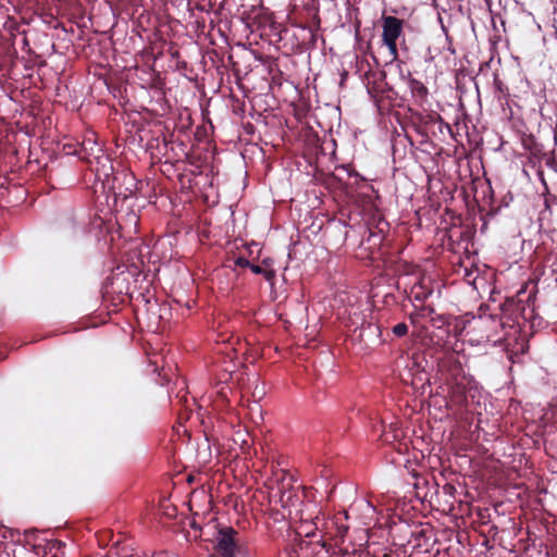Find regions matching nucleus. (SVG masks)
I'll return each mask as SVG.
<instances>
[{"mask_svg":"<svg viewBox=\"0 0 557 557\" xmlns=\"http://www.w3.org/2000/svg\"><path fill=\"white\" fill-rule=\"evenodd\" d=\"M384 238L385 236L383 230L374 232L372 228H369V235L362 239L361 248L369 250V257L372 260L380 259L382 257L381 247Z\"/></svg>","mask_w":557,"mask_h":557,"instance_id":"nucleus-6","label":"nucleus"},{"mask_svg":"<svg viewBox=\"0 0 557 557\" xmlns=\"http://www.w3.org/2000/svg\"><path fill=\"white\" fill-rule=\"evenodd\" d=\"M191 528H197V524L195 522L191 523Z\"/></svg>","mask_w":557,"mask_h":557,"instance_id":"nucleus-25","label":"nucleus"},{"mask_svg":"<svg viewBox=\"0 0 557 557\" xmlns=\"http://www.w3.org/2000/svg\"><path fill=\"white\" fill-rule=\"evenodd\" d=\"M214 548L222 557H244L247 554V542L244 536L232 527L219 528Z\"/></svg>","mask_w":557,"mask_h":557,"instance_id":"nucleus-3","label":"nucleus"},{"mask_svg":"<svg viewBox=\"0 0 557 557\" xmlns=\"http://www.w3.org/2000/svg\"><path fill=\"white\" fill-rule=\"evenodd\" d=\"M545 451L553 458L557 459V447L555 446V440H546L544 442Z\"/></svg>","mask_w":557,"mask_h":557,"instance_id":"nucleus-14","label":"nucleus"},{"mask_svg":"<svg viewBox=\"0 0 557 557\" xmlns=\"http://www.w3.org/2000/svg\"><path fill=\"white\" fill-rule=\"evenodd\" d=\"M480 323L483 326H487L490 329L488 333L486 334L487 341H498L499 338H495L497 335V329L504 327L505 323L502 319H498L495 315H481L479 319Z\"/></svg>","mask_w":557,"mask_h":557,"instance_id":"nucleus-10","label":"nucleus"},{"mask_svg":"<svg viewBox=\"0 0 557 557\" xmlns=\"http://www.w3.org/2000/svg\"><path fill=\"white\" fill-rule=\"evenodd\" d=\"M358 197H362L364 206L374 207V201L379 196L372 185L368 184L367 182H363L362 185L360 186Z\"/></svg>","mask_w":557,"mask_h":557,"instance_id":"nucleus-12","label":"nucleus"},{"mask_svg":"<svg viewBox=\"0 0 557 557\" xmlns=\"http://www.w3.org/2000/svg\"><path fill=\"white\" fill-rule=\"evenodd\" d=\"M392 332L395 336L403 337L408 333V325L405 322H400L392 329Z\"/></svg>","mask_w":557,"mask_h":557,"instance_id":"nucleus-13","label":"nucleus"},{"mask_svg":"<svg viewBox=\"0 0 557 557\" xmlns=\"http://www.w3.org/2000/svg\"><path fill=\"white\" fill-rule=\"evenodd\" d=\"M301 522H302V524L300 527L301 532H299V534L304 535L302 540L317 541V539H319V536L322 534V533H320V534L318 533L320 518L318 516L312 515V519H309L307 521H301Z\"/></svg>","mask_w":557,"mask_h":557,"instance_id":"nucleus-9","label":"nucleus"},{"mask_svg":"<svg viewBox=\"0 0 557 557\" xmlns=\"http://www.w3.org/2000/svg\"><path fill=\"white\" fill-rule=\"evenodd\" d=\"M249 269H250L255 274H261V273H263V269H262L260 265H258V264H252V263H250Z\"/></svg>","mask_w":557,"mask_h":557,"instance_id":"nucleus-20","label":"nucleus"},{"mask_svg":"<svg viewBox=\"0 0 557 557\" xmlns=\"http://www.w3.org/2000/svg\"><path fill=\"white\" fill-rule=\"evenodd\" d=\"M408 86L412 96L419 101H424L426 99L429 90L422 82L409 76Z\"/></svg>","mask_w":557,"mask_h":557,"instance_id":"nucleus-11","label":"nucleus"},{"mask_svg":"<svg viewBox=\"0 0 557 557\" xmlns=\"http://www.w3.org/2000/svg\"><path fill=\"white\" fill-rule=\"evenodd\" d=\"M64 544L59 540H52L47 542L44 546L36 545V554L41 557H59V554H63Z\"/></svg>","mask_w":557,"mask_h":557,"instance_id":"nucleus-8","label":"nucleus"},{"mask_svg":"<svg viewBox=\"0 0 557 557\" xmlns=\"http://www.w3.org/2000/svg\"><path fill=\"white\" fill-rule=\"evenodd\" d=\"M309 553H302L305 556H315V557H329L327 555H324V553H320V555H318L319 553V547H311L309 550Z\"/></svg>","mask_w":557,"mask_h":557,"instance_id":"nucleus-19","label":"nucleus"},{"mask_svg":"<svg viewBox=\"0 0 557 557\" xmlns=\"http://www.w3.org/2000/svg\"><path fill=\"white\" fill-rule=\"evenodd\" d=\"M446 361L449 364H451V367L454 368V370L456 372L461 371V363H460V361L454 355H450L449 357H447Z\"/></svg>","mask_w":557,"mask_h":557,"instance_id":"nucleus-16","label":"nucleus"},{"mask_svg":"<svg viewBox=\"0 0 557 557\" xmlns=\"http://www.w3.org/2000/svg\"><path fill=\"white\" fill-rule=\"evenodd\" d=\"M272 497H278V503L290 519H298L300 521L312 519V513H307L306 510L313 505L306 504L304 502V493H299L297 488L288 487L282 482L277 487V492L272 494Z\"/></svg>","mask_w":557,"mask_h":557,"instance_id":"nucleus-2","label":"nucleus"},{"mask_svg":"<svg viewBox=\"0 0 557 557\" xmlns=\"http://www.w3.org/2000/svg\"><path fill=\"white\" fill-rule=\"evenodd\" d=\"M433 314H435V310L433 307L431 306H423L421 309H420V315L423 317V318H432Z\"/></svg>","mask_w":557,"mask_h":557,"instance_id":"nucleus-17","label":"nucleus"},{"mask_svg":"<svg viewBox=\"0 0 557 557\" xmlns=\"http://www.w3.org/2000/svg\"><path fill=\"white\" fill-rule=\"evenodd\" d=\"M382 40L387 47L392 60L398 57L397 39L403 35L404 21L392 15L382 17Z\"/></svg>","mask_w":557,"mask_h":557,"instance_id":"nucleus-5","label":"nucleus"},{"mask_svg":"<svg viewBox=\"0 0 557 557\" xmlns=\"http://www.w3.org/2000/svg\"><path fill=\"white\" fill-rule=\"evenodd\" d=\"M295 553H296V550H295V549H293V550L288 552V553H287V556H285V557H294V554H295Z\"/></svg>","mask_w":557,"mask_h":557,"instance_id":"nucleus-23","label":"nucleus"},{"mask_svg":"<svg viewBox=\"0 0 557 557\" xmlns=\"http://www.w3.org/2000/svg\"><path fill=\"white\" fill-rule=\"evenodd\" d=\"M235 265L238 268H249L250 261L245 257H237L234 261Z\"/></svg>","mask_w":557,"mask_h":557,"instance_id":"nucleus-18","label":"nucleus"},{"mask_svg":"<svg viewBox=\"0 0 557 557\" xmlns=\"http://www.w3.org/2000/svg\"><path fill=\"white\" fill-rule=\"evenodd\" d=\"M433 325L437 327H442L447 323V318L443 314H433V317L430 319Z\"/></svg>","mask_w":557,"mask_h":557,"instance_id":"nucleus-15","label":"nucleus"},{"mask_svg":"<svg viewBox=\"0 0 557 557\" xmlns=\"http://www.w3.org/2000/svg\"><path fill=\"white\" fill-rule=\"evenodd\" d=\"M336 534L325 532L317 539V541L300 540L297 547L300 553H309L308 550L313 547H319V553L331 557H342L348 554V548L342 547L345 535L347 533L346 527L336 528Z\"/></svg>","mask_w":557,"mask_h":557,"instance_id":"nucleus-1","label":"nucleus"},{"mask_svg":"<svg viewBox=\"0 0 557 557\" xmlns=\"http://www.w3.org/2000/svg\"><path fill=\"white\" fill-rule=\"evenodd\" d=\"M139 216L134 211H131L126 214L125 220L122 218V221L116 219L115 222H112L100 219L97 227L100 230V239H103L106 245L112 246L115 239L121 237L120 228L133 227L134 232H137Z\"/></svg>","mask_w":557,"mask_h":557,"instance_id":"nucleus-4","label":"nucleus"},{"mask_svg":"<svg viewBox=\"0 0 557 557\" xmlns=\"http://www.w3.org/2000/svg\"><path fill=\"white\" fill-rule=\"evenodd\" d=\"M426 536V532L424 530H421L420 532L417 533V540H419L420 537H425Z\"/></svg>","mask_w":557,"mask_h":557,"instance_id":"nucleus-21","label":"nucleus"},{"mask_svg":"<svg viewBox=\"0 0 557 557\" xmlns=\"http://www.w3.org/2000/svg\"><path fill=\"white\" fill-rule=\"evenodd\" d=\"M410 320H411L412 323H414V319H413L412 315H410Z\"/></svg>","mask_w":557,"mask_h":557,"instance_id":"nucleus-24","label":"nucleus"},{"mask_svg":"<svg viewBox=\"0 0 557 557\" xmlns=\"http://www.w3.org/2000/svg\"><path fill=\"white\" fill-rule=\"evenodd\" d=\"M295 553H296V550H295V549H293V550L288 552V553H287V556H285V557H294V554H295Z\"/></svg>","mask_w":557,"mask_h":557,"instance_id":"nucleus-22","label":"nucleus"},{"mask_svg":"<svg viewBox=\"0 0 557 557\" xmlns=\"http://www.w3.org/2000/svg\"><path fill=\"white\" fill-rule=\"evenodd\" d=\"M500 310L504 317L516 322L520 315H523L525 306L521 300L507 298L505 302L500 305Z\"/></svg>","mask_w":557,"mask_h":557,"instance_id":"nucleus-7","label":"nucleus"}]
</instances>
